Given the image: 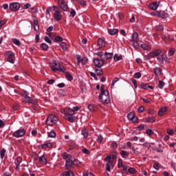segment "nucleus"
Masks as SVG:
<instances>
[{"label": "nucleus", "instance_id": "1", "mask_svg": "<svg viewBox=\"0 0 176 176\" xmlns=\"http://www.w3.org/2000/svg\"><path fill=\"white\" fill-rule=\"evenodd\" d=\"M100 94L99 96V100L102 104H109L111 102V98L109 97V91L104 89V85L100 87Z\"/></svg>", "mask_w": 176, "mask_h": 176}, {"label": "nucleus", "instance_id": "2", "mask_svg": "<svg viewBox=\"0 0 176 176\" xmlns=\"http://www.w3.org/2000/svg\"><path fill=\"white\" fill-rule=\"evenodd\" d=\"M63 113L65 115L64 118L66 120L70 122V123H74L75 122V112L71 108H66L63 110Z\"/></svg>", "mask_w": 176, "mask_h": 176}, {"label": "nucleus", "instance_id": "3", "mask_svg": "<svg viewBox=\"0 0 176 176\" xmlns=\"http://www.w3.org/2000/svg\"><path fill=\"white\" fill-rule=\"evenodd\" d=\"M21 96L23 102H27L28 104H33L34 105H38V102H36L34 98L30 97V93H28L27 91H23Z\"/></svg>", "mask_w": 176, "mask_h": 176}, {"label": "nucleus", "instance_id": "4", "mask_svg": "<svg viewBox=\"0 0 176 176\" xmlns=\"http://www.w3.org/2000/svg\"><path fill=\"white\" fill-rule=\"evenodd\" d=\"M116 159V154L108 155L104 158V162H107L106 164L107 171H111V167H113V160Z\"/></svg>", "mask_w": 176, "mask_h": 176}, {"label": "nucleus", "instance_id": "5", "mask_svg": "<svg viewBox=\"0 0 176 176\" xmlns=\"http://www.w3.org/2000/svg\"><path fill=\"white\" fill-rule=\"evenodd\" d=\"M58 122V118L57 116H55L54 114H50L45 124L46 126H54Z\"/></svg>", "mask_w": 176, "mask_h": 176}, {"label": "nucleus", "instance_id": "6", "mask_svg": "<svg viewBox=\"0 0 176 176\" xmlns=\"http://www.w3.org/2000/svg\"><path fill=\"white\" fill-rule=\"evenodd\" d=\"M160 54H162V50L157 49L153 52H150L145 56L146 60H151V58H155V57H159Z\"/></svg>", "mask_w": 176, "mask_h": 176}, {"label": "nucleus", "instance_id": "7", "mask_svg": "<svg viewBox=\"0 0 176 176\" xmlns=\"http://www.w3.org/2000/svg\"><path fill=\"white\" fill-rule=\"evenodd\" d=\"M157 60L158 62L159 65L161 67H163V65L164 64V61H168V58H167V56H166V54L162 53L159 55V56L157 57Z\"/></svg>", "mask_w": 176, "mask_h": 176}, {"label": "nucleus", "instance_id": "8", "mask_svg": "<svg viewBox=\"0 0 176 176\" xmlns=\"http://www.w3.org/2000/svg\"><path fill=\"white\" fill-rule=\"evenodd\" d=\"M25 135V129H21L16 130L12 133V137L15 138H21V137H24Z\"/></svg>", "mask_w": 176, "mask_h": 176}, {"label": "nucleus", "instance_id": "9", "mask_svg": "<svg viewBox=\"0 0 176 176\" xmlns=\"http://www.w3.org/2000/svg\"><path fill=\"white\" fill-rule=\"evenodd\" d=\"M7 56V61L11 64H14V54L12 51L6 52Z\"/></svg>", "mask_w": 176, "mask_h": 176}, {"label": "nucleus", "instance_id": "10", "mask_svg": "<svg viewBox=\"0 0 176 176\" xmlns=\"http://www.w3.org/2000/svg\"><path fill=\"white\" fill-rule=\"evenodd\" d=\"M154 16L159 17L160 19H167L168 14L164 11H155L154 12Z\"/></svg>", "mask_w": 176, "mask_h": 176}, {"label": "nucleus", "instance_id": "11", "mask_svg": "<svg viewBox=\"0 0 176 176\" xmlns=\"http://www.w3.org/2000/svg\"><path fill=\"white\" fill-rule=\"evenodd\" d=\"M56 6H53V9L54 11V19L56 21H60L61 20V12L59 10H56Z\"/></svg>", "mask_w": 176, "mask_h": 176}, {"label": "nucleus", "instance_id": "12", "mask_svg": "<svg viewBox=\"0 0 176 176\" xmlns=\"http://www.w3.org/2000/svg\"><path fill=\"white\" fill-rule=\"evenodd\" d=\"M127 118L131 120V122H133V123H138V118L135 116V113L133 112L128 113Z\"/></svg>", "mask_w": 176, "mask_h": 176}, {"label": "nucleus", "instance_id": "13", "mask_svg": "<svg viewBox=\"0 0 176 176\" xmlns=\"http://www.w3.org/2000/svg\"><path fill=\"white\" fill-rule=\"evenodd\" d=\"M94 64L95 67H97V68H101V67L104 65V60L94 58Z\"/></svg>", "mask_w": 176, "mask_h": 176}, {"label": "nucleus", "instance_id": "14", "mask_svg": "<svg viewBox=\"0 0 176 176\" xmlns=\"http://www.w3.org/2000/svg\"><path fill=\"white\" fill-rule=\"evenodd\" d=\"M52 34L53 33H49L48 35L49 36H50L52 39V41H54L56 43H62L63 41V37H61L60 36H52Z\"/></svg>", "mask_w": 176, "mask_h": 176}, {"label": "nucleus", "instance_id": "15", "mask_svg": "<svg viewBox=\"0 0 176 176\" xmlns=\"http://www.w3.org/2000/svg\"><path fill=\"white\" fill-rule=\"evenodd\" d=\"M10 9L12 12H17V10L20 9V3H10Z\"/></svg>", "mask_w": 176, "mask_h": 176}, {"label": "nucleus", "instance_id": "16", "mask_svg": "<svg viewBox=\"0 0 176 176\" xmlns=\"http://www.w3.org/2000/svg\"><path fill=\"white\" fill-rule=\"evenodd\" d=\"M159 6H160V1H155L150 3L148 8L151 10H157Z\"/></svg>", "mask_w": 176, "mask_h": 176}, {"label": "nucleus", "instance_id": "17", "mask_svg": "<svg viewBox=\"0 0 176 176\" xmlns=\"http://www.w3.org/2000/svg\"><path fill=\"white\" fill-rule=\"evenodd\" d=\"M143 122L144 123H155V122H156V117L148 116V117L144 118L143 119Z\"/></svg>", "mask_w": 176, "mask_h": 176}, {"label": "nucleus", "instance_id": "18", "mask_svg": "<svg viewBox=\"0 0 176 176\" xmlns=\"http://www.w3.org/2000/svg\"><path fill=\"white\" fill-rule=\"evenodd\" d=\"M72 166H74V162L72 161V160H67L65 165V170H69V168H71Z\"/></svg>", "mask_w": 176, "mask_h": 176}, {"label": "nucleus", "instance_id": "19", "mask_svg": "<svg viewBox=\"0 0 176 176\" xmlns=\"http://www.w3.org/2000/svg\"><path fill=\"white\" fill-rule=\"evenodd\" d=\"M140 47L143 49V50H147V52H151V50H152V45L149 43H143L140 45Z\"/></svg>", "mask_w": 176, "mask_h": 176}, {"label": "nucleus", "instance_id": "20", "mask_svg": "<svg viewBox=\"0 0 176 176\" xmlns=\"http://www.w3.org/2000/svg\"><path fill=\"white\" fill-rule=\"evenodd\" d=\"M140 89H143L144 90H148V89H150V90H153V87L152 85H149L146 83L142 82L140 85Z\"/></svg>", "mask_w": 176, "mask_h": 176}, {"label": "nucleus", "instance_id": "21", "mask_svg": "<svg viewBox=\"0 0 176 176\" xmlns=\"http://www.w3.org/2000/svg\"><path fill=\"white\" fill-rule=\"evenodd\" d=\"M52 71H53L54 72H65V73L66 72L65 71H67V69L64 66L61 65L59 67V69H57L56 67H52Z\"/></svg>", "mask_w": 176, "mask_h": 176}, {"label": "nucleus", "instance_id": "22", "mask_svg": "<svg viewBox=\"0 0 176 176\" xmlns=\"http://www.w3.org/2000/svg\"><path fill=\"white\" fill-rule=\"evenodd\" d=\"M38 162L43 166H46L47 164V161L46 160L45 155H41V157H39Z\"/></svg>", "mask_w": 176, "mask_h": 176}, {"label": "nucleus", "instance_id": "23", "mask_svg": "<svg viewBox=\"0 0 176 176\" xmlns=\"http://www.w3.org/2000/svg\"><path fill=\"white\" fill-rule=\"evenodd\" d=\"M120 155H121L122 159H127V157H129V156H130V153H129L124 150H122L120 152Z\"/></svg>", "mask_w": 176, "mask_h": 176}, {"label": "nucleus", "instance_id": "24", "mask_svg": "<svg viewBox=\"0 0 176 176\" xmlns=\"http://www.w3.org/2000/svg\"><path fill=\"white\" fill-rule=\"evenodd\" d=\"M105 46V41L102 38L98 39V49H101V47H104Z\"/></svg>", "mask_w": 176, "mask_h": 176}, {"label": "nucleus", "instance_id": "25", "mask_svg": "<svg viewBox=\"0 0 176 176\" xmlns=\"http://www.w3.org/2000/svg\"><path fill=\"white\" fill-rule=\"evenodd\" d=\"M153 72L155 76H160V75H162V68L160 67L154 68Z\"/></svg>", "mask_w": 176, "mask_h": 176}, {"label": "nucleus", "instance_id": "26", "mask_svg": "<svg viewBox=\"0 0 176 176\" xmlns=\"http://www.w3.org/2000/svg\"><path fill=\"white\" fill-rule=\"evenodd\" d=\"M139 36L138 32H133L132 34L131 42H138Z\"/></svg>", "mask_w": 176, "mask_h": 176}, {"label": "nucleus", "instance_id": "27", "mask_svg": "<svg viewBox=\"0 0 176 176\" xmlns=\"http://www.w3.org/2000/svg\"><path fill=\"white\" fill-rule=\"evenodd\" d=\"M52 64H53V66L51 67V69L53 67L56 68L57 69H59L60 67H61V64L60 63L57 62V60H54L52 61Z\"/></svg>", "mask_w": 176, "mask_h": 176}, {"label": "nucleus", "instance_id": "28", "mask_svg": "<svg viewBox=\"0 0 176 176\" xmlns=\"http://www.w3.org/2000/svg\"><path fill=\"white\" fill-rule=\"evenodd\" d=\"M81 134L83 135L84 138H87V137H89V130L87 129H82Z\"/></svg>", "mask_w": 176, "mask_h": 176}, {"label": "nucleus", "instance_id": "29", "mask_svg": "<svg viewBox=\"0 0 176 176\" xmlns=\"http://www.w3.org/2000/svg\"><path fill=\"white\" fill-rule=\"evenodd\" d=\"M162 39H163V41H168L169 42L174 41V38H171V36L170 35L166 36L164 34L162 36Z\"/></svg>", "mask_w": 176, "mask_h": 176}, {"label": "nucleus", "instance_id": "30", "mask_svg": "<svg viewBox=\"0 0 176 176\" xmlns=\"http://www.w3.org/2000/svg\"><path fill=\"white\" fill-rule=\"evenodd\" d=\"M62 157L65 160H69V159L72 158V156H71L70 154H68L65 152V153H62Z\"/></svg>", "mask_w": 176, "mask_h": 176}, {"label": "nucleus", "instance_id": "31", "mask_svg": "<svg viewBox=\"0 0 176 176\" xmlns=\"http://www.w3.org/2000/svg\"><path fill=\"white\" fill-rule=\"evenodd\" d=\"M108 32L110 35H116L119 32L118 29H109Z\"/></svg>", "mask_w": 176, "mask_h": 176}, {"label": "nucleus", "instance_id": "32", "mask_svg": "<svg viewBox=\"0 0 176 176\" xmlns=\"http://www.w3.org/2000/svg\"><path fill=\"white\" fill-rule=\"evenodd\" d=\"M60 46L61 49L64 50V52H67V50H68V47H67V43L62 41L61 43H60Z\"/></svg>", "mask_w": 176, "mask_h": 176}, {"label": "nucleus", "instance_id": "33", "mask_svg": "<svg viewBox=\"0 0 176 176\" xmlns=\"http://www.w3.org/2000/svg\"><path fill=\"white\" fill-rule=\"evenodd\" d=\"M60 8H61V9H63V10H64V12H68V9H69V8H68V5L67 4V2H65L63 4H60V6H59Z\"/></svg>", "mask_w": 176, "mask_h": 176}, {"label": "nucleus", "instance_id": "34", "mask_svg": "<svg viewBox=\"0 0 176 176\" xmlns=\"http://www.w3.org/2000/svg\"><path fill=\"white\" fill-rule=\"evenodd\" d=\"M34 31H39V23L38 20H34Z\"/></svg>", "mask_w": 176, "mask_h": 176}, {"label": "nucleus", "instance_id": "35", "mask_svg": "<svg viewBox=\"0 0 176 176\" xmlns=\"http://www.w3.org/2000/svg\"><path fill=\"white\" fill-rule=\"evenodd\" d=\"M52 146H53V145L50 142L41 144L42 149H46V148H52Z\"/></svg>", "mask_w": 176, "mask_h": 176}, {"label": "nucleus", "instance_id": "36", "mask_svg": "<svg viewBox=\"0 0 176 176\" xmlns=\"http://www.w3.org/2000/svg\"><path fill=\"white\" fill-rule=\"evenodd\" d=\"M65 76H66L67 80H69V82L74 80V77H72V75H71V74H69V72H65Z\"/></svg>", "mask_w": 176, "mask_h": 176}, {"label": "nucleus", "instance_id": "37", "mask_svg": "<svg viewBox=\"0 0 176 176\" xmlns=\"http://www.w3.org/2000/svg\"><path fill=\"white\" fill-rule=\"evenodd\" d=\"M63 176H74V172L69 170V171H65L62 173Z\"/></svg>", "mask_w": 176, "mask_h": 176}, {"label": "nucleus", "instance_id": "38", "mask_svg": "<svg viewBox=\"0 0 176 176\" xmlns=\"http://www.w3.org/2000/svg\"><path fill=\"white\" fill-rule=\"evenodd\" d=\"M166 111H167V108H166V107L161 108L158 111V116H163V115H164V112H166Z\"/></svg>", "mask_w": 176, "mask_h": 176}, {"label": "nucleus", "instance_id": "39", "mask_svg": "<svg viewBox=\"0 0 176 176\" xmlns=\"http://www.w3.org/2000/svg\"><path fill=\"white\" fill-rule=\"evenodd\" d=\"M82 164V162H80V161H79V160L78 159H74L73 160V166H79Z\"/></svg>", "mask_w": 176, "mask_h": 176}, {"label": "nucleus", "instance_id": "40", "mask_svg": "<svg viewBox=\"0 0 176 176\" xmlns=\"http://www.w3.org/2000/svg\"><path fill=\"white\" fill-rule=\"evenodd\" d=\"M40 47L41 49H43V50H49V45H47V44L43 43H41V45H40Z\"/></svg>", "mask_w": 176, "mask_h": 176}, {"label": "nucleus", "instance_id": "41", "mask_svg": "<svg viewBox=\"0 0 176 176\" xmlns=\"http://www.w3.org/2000/svg\"><path fill=\"white\" fill-rule=\"evenodd\" d=\"M122 58H123L122 55L118 56V54H116L113 57L114 61H120Z\"/></svg>", "mask_w": 176, "mask_h": 176}, {"label": "nucleus", "instance_id": "42", "mask_svg": "<svg viewBox=\"0 0 176 176\" xmlns=\"http://www.w3.org/2000/svg\"><path fill=\"white\" fill-rule=\"evenodd\" d=\"M112 56H113V53H104V57L106 58V60H109V58H112Z\"/></svg>", "mask_w": 176, "mask_h": 176}, {"label": "nucleus", "instance_id": "43", "mask_svg": "<svg viewBox=\"0 0 176 176\" xmlns=\"http://www.w3.org/2000/svg\"><path fill=\"white\" fill-rule=\"evenodd\" d=\"M95 71L96 72V75H98V76H101V75H102V74H104V72H102V69H95Z\"/></svg>", "mask_w": 176, "mask_h": 176}, {"label": "nucleus", "instance_id": "44", "mask_svg": "<svg viewBox=\"0 0 176 176\" xmlns=\"http://www.w3.org/2000/svg\"><path fill=\"white\" fill-rule=\"evenodd\" d=\"M128 173H129V174H136L137 173V170H135V168L131 167L129 168H128Z\"/></svg>", "mask_w": 176, "mask_h": 176}, {"label": "nucleus", "instance_id": "45", "mask_svg": "<svg viewBox=\"0 0 176 176\" xmlns=\"http://www.w3.org/2000/svg\"><path fill=\"white\" fill-rule=\"evenodd\" d=\"M129 173V169H127V166H122V174H128Z\"/></svg>", "mask_w": 176, "mask_h": 176}, {"label": "nucleus", "instance_id": "46", "mask_svg": "<svg viewBox=\"0 0 176 176\" xmlns=\"http://www.w3.org/2000/svg\"><path fill=\"white\" fill-rule=\"evenodd\" d=\"M12 42L16 46H20V45H21V42H20V41L17 38H12Z\"/></svg>", "mask_w": 176, "mask_h": 176}, {"label": "nucleus", "instance_id": "47", "mask_svg": "<svg viewBox=\"0 0 176 176\" xmlns=\"http://www.w3.org/2000/svg\"><path fill=\"white\" fill-rule=\"evenodd\" d=\"M151 149H153V151H156V152H158L159 153H163V150L157 148V146H153Z\"/></svg>", "mask_w": 176, "mask_h": 176}, {"label": "nucleus", "instance_id": "48", "mask_svg": "<svg viewBox=\"0 0 176 176\" xmlns=\"http://www.w3.org/2000/svg\"><path fill=\"white\" fill-rule=\"evenodd\" d=\"M6 153V150L5 148H2L0 151L1 159H3V157H5Z\"/></svg>", "mask_w": 176, "mask_h": 176}, {"label": "nucleus", "instance_id": "49", "mask_svg": "<svg viewBox=\"0 0 176 176\" xmlns=\"http://www.w3.org/2000/svg\"><path fill=\"white\" fill-rule=\"evenodd\" d=\"M110 148H111L113 151H115V149L118 148V144H116V142H113L110 145Z\"/></svg>", "mask_w": 176, "mask_h": 176}, {"label": "nucleus", "instance_id": "50", "mask_svg": "<svg viewBox=\"0 0 176 176\" xmlns=\"http://www.w3.org/2000/svg\"><path fill=\"white\" fill-rule=\"evenodd\" d=\"M155 30H157V31H164V26H163V25H158L155 27Z\"/></svg>", "mask_w": 176, "mask_h": 176}, {"label": "nucleus", "instance_id": "51", "mask_svg": "<svg viewBox=\"0 0 176 176\" xmlns=\"http://www.w3.org/2000/svg\"><path fill=\"white\" fill-rule=\"evenodd\" d=\"M166 83H164L163 80H160L158 83L159 89H163Z\"/></svg>", "mask_w": 176, "mask_h": 176}, {"label": "nucleus", "instance_id": "52", "mask_svg": "<svg viewBox=\"0 0 176 176\" xmlns=\"http://www.w3.org/2000/svg\"><path fill=\"white\" fill-rule=\"evenodd\" d=\"M76 58H77V65L78 67H79V65H80V63H82V58H81L80 55H77Z\"/></svg>", "mask_w": 176, "mask_h": 176}, {"label": "nucleus", "instance_id": "53", "mask_svg": "<svg viewBox=\"0 0 176 176\" xmlns=\"http://www.w3.org/2000/svg\"><path fill=\"white\" fill-rule=\"evenodd\" d=\"M175 53V49L174 48H170L168 51V56H174Z\"/></svg>", "mask_w": 176, "mask_h": 176}, {"label": "nucleus", "instance_id": "54", "mask_svg": "<svg viewBox=\"0 0 176 176\" xmlns=\"http://www.w3.org/2000/svg\"><path fill=\"white\" fill-rule=\"evenodd\" d=\"M88 109H89L91 111V112H93V111H96V105L89 104L88 105Z\"/></svg>", "mask_w": 176, "mask_h": 176}, {"label": "nucleus", "instance_id": "55", "mask_svg": "<svg viewBox=\"0 0 176 176\" xmlns=\"http://www.w3.org/2000/svg\"><path fill=\"white\" fill-rule=\"evenodd\" d=\"M160 164L158 162H155L153 164V167L155 170H160Z\"/></svg>", "mask_w": 176, "mask_h": 176}, {"label": "nucleus", "instance_id": "56", "mask_svg": "<svg viewBox=\"0 0 176 176\" xmlns=\"http://www.w3.org/2000/svg\"><path fill=\"white\" fill-rule=\"evenodd\" d=\"M146 134H147V135H153V134H154V132H153V131H152V129H147L146 131Z\"/></svg>", "mask_w": 176, "mask_h": 176}, {"label": "nucleus", "instance_id": "57", "mask_svg": "<svg viewBox=\"0 0 176 176\" xmlns=\"http://www.w3.org/2000/svg\"><path fill=\"white\" fill-rule=\"evenodd\" d=\"M123 160L122 159L118 160V168H120V167H123Z\"/></svg>", "mask_w": 176, "mask_h": 176}, {"label": "nucleus", "instance_id": "58", "mask_svg": "<svg viewBox=\"0 0 176 176\" xmlns=\"http://www.w3.org/2000/svg\"><path fill=\"white\" fill-rule=\"evenodd\" d=\"M116 82H119V78L118 77H115L113 79V81L111 82V87L115 86V83H116Z\"/></svg>", "mask_w": 176, "mask_h": 176}, {"label": "nucleus", "instance_id": "59", "mask_svg": "<svg viewBox=\"0 0 176 176\" xmlns=\"http://www.w3.org/2000/svg\"><path fill=\"white\" fill-rule=\"evenodd\" d=\"M22 160H23L21 158L18 157V158H16L15 160L14 163H15L16 165H20V164L21 163Z\"/></svg>", "mask_w": 176, "mask_h": 176}, {"label": "nucleus", "instance_id": "60", "mask_svg": "<svg viewBox=\"0 0 176 176\" xmlns=\"http://www.w3.org/2000/svg\"><path fill=\"white\" fill-rule=\"evenodd\" d=\"M76 16V11L75 10L72 9L70 11V17H75Z\"/></svg>", "mask_w": 176, "mask_h": 176}, {"label": "nucleus", "instance_id": "61", "mask_svg": "<svg viewBox=\"0 0 176 176\" xmlns=\"http://www.w3.org/2000/svg\"><path fill=\"white\" fill-rule=\"evenodd\" d=\"M88 62H89V59H87V58L85 57L82 59L81 63H82V65H86Z\"/></svg>", "mask_w": 176, "mask_h": 176}, {"label": "nucleus", "instance_id": "62", "mask_svg": "<svg viewBox=\"0 0 176 176\" xmlns=\"http://www.w3.org/2000/svg\"><path fill=\"white\" fill-rule=\"evenodd\" d=\"M48 137H50V138H54L56 137V132L51 131L48 133Z\"/></svg>", "mask_w": 176, "mask_h": 176}, {"label": "nucleus", "instance_id": "63", "mask_svg": "<svg viewBox=\"0 0 176 176\" xmlns=\"http://www.w3.org/2000/svg\"><path fill=\"white\" fill-rule=\"evenodd\" d=\"M82 153H85V155H90V151L87 148H82Z\"/></svg>", "mask_w": 176, "mask_h": 176}, {"label": "nucleus", "instance_id": "64", "mask_svg": "<svg viewBox=\"0 0 176 176\" xmlns=\"http://www.w3.org/2000/svg\"><path fill=\"white\" fill-rule=\"evenodd\" d=\"M83 176H95L94 174L90 173V172H85L83 173Z\"/></svg>", "mask_w": 176, "mask_h": 176}]
</instances>
